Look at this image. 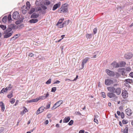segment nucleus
<instances>
[{
    "mask_svg": "<svg viewBox=\"0 0 133 133\" xmlns=\"http://www.w3.org/2000/svg\"><path fill=\"white\" fill-rule=\"evenodd\" d=\"M64 20V18H61L60 19L58 22L56 24V25H58L59 24H61L62 23L63 21Z\"/></svg>",
    "mask_w": 133,
    "mask_h": 133,
    "instance_id": "20",
    "label": "nucleus"
},
{
    "mask_svg": "<svg viewBox=\"0 0 133 133\" xmlns=\"http://www.w3.org/2000/svg\"><path fill=\"white\" fill-rule=\"evenodd\" d=\"M125 85L126 86V87H130V85L129 83H125Z\"/></svg>",
    "mask_w": 133,
    "mask_h": 133,
    "instance_id": "60",
    "label": "nucleus"
},
{
    "mask_svg": "<svg viewBox=\"0 0 133 133\" xmlns=\"http://www.w3.org/2000/svg\"><path fill=\"white\" fill-rule=\"evenodd\" d=\"M39 16L38 14H36V13H33L31 16V18H37Z\"/></svg>",
    "mask_w": 133,
    "mask_h": 133,
    "instance_id": "18",
    "label": "nucleus"
},
{
    "mask_svg": "<svg viewBox=\"0 0 133 133\" xmlns=\"http://www.w3.org/2000/svg\"><path fill=\"white\" fill-rule=\"evenodd\" d=\"M38 21L37 19H33L29 20V22L30 23H35Z\"/></svg>",
    "mask_w": 133,
    "mask_h": 133,
    "instance_id": "19",
    "label": "nucleus"
},
{
    "mask_svg": "<svg viewBox=\"0 0 133 133\" xmlns=\"http://www.w3.org/2000/svg\"><path fill=\"white\" fill-rule=\"evenodd\" d=\"M45 95H44L43 96H41L40 97H38V98H40V99H42V100L44 99L45 98Z\"/></svg>",
    "mask_w": 133,
    "mask_h": 133,
    "instance_id": "47",
    "label": "nucleus"
},
{
    "mask_svg": "<svg viewBox=\"0 0 133 133\" xmlns=\"http://www.w3.org/2000/svg\"><path fill=\"white\" fill-rule=\"evenodd\" d=\"M94 121L97 124L98 123V121L95 115L94 116Z\"/></svg>",
    "mask_w": 133,
    "mask_h": 133,
    "instance_id": "41",
    "label": "nucleus"
},
{
    "mask_svg": "<svg viewBox=\"0 0 133 133\" xmlns=\"http://www.w3.org/2000/svg\"><path fill=\"white\" fill-rule=\"evenodd\" d=\"M51 79L49 78L46 82V83L47 84H49L51 82Z\"/></svg>",
    "mask_w": 133,
    "mask_h": 133,
    "instance_id": "44",
    "label": "nucleus"
},
{
    "mask_svg": "<svg viewBox=\"0 0 133 133\" xmlns=\"http://www.w3.org/2000/svg\"><path fill=\"white\" fill-rule=\"evenodd\" d=\"M8 18V20L9 22H10L11 20V15L9 14L7 18Z\"/></svg>",
    "mask_w": 133,
    "mask_h": 133,
    "instance_id": "38",
    "label": "nucleus"
},
{
    "mask_svg": "<svg viewBox=\"0 0 133 133\" xmlns=\"http://www.w3.org/2000/svg\"><path fill=\"white\" fill-rule=\"evenodd\" d=\"M128 92L126 90H123L122 91V95L123 98H125L128 97Z\"/></svg>",
    "mask_w": 133,
    "mask_h": 133,
    "instance_id": "7",
    "label": "nucleus"
},
{
    "mask_svg": "<svg viewBox=\"0 0 133 133\" xmlns=\"http://www.w3.org/2000/svg\"><path fill=\"white\" fill-rule=\"evenodd\" d=\"M15 99L14 98H11L10 101V103H11L12 104H13L15 102Z\"/></svg>",
    "mask_w": 133,
    "mask_h": 133,
    "instance_id": "34",
    "label": "nucleus"
},
{
    "mask_svg": "<svg viewBox=\"0 0 133 133\" xmlns=\"http://www.w3.org/2000/svg\"><path fill=\"white\" fill-rule=\"evenodd\" d=\"M70 120V117H66L63 119V123H67Z\"/></svg>",
    "mask_w": 133,
    "mask_h": 133,
    "instance_id": "16",
    "label": "nucleus"
},
{
    "mask_svg": "<svg viewBox=\"0 0 133 133\" xmlns=\"http://www.w3.org/2000/svg\"><path fill=\"white\" fill-rule=\"evenodd\" d=\"M63 103L62 100H60L58 101L55 104V105H56L57 108L59 107Z\"/></svg>",
    "mask_w": 133,
    "mask_h": 133,
    "instance_id": "15",
    "label": "nucleus"
},
{
    "mask_svg": "<svg viewBox=\"0 0 133 133\" xmlns=\"http://www.w3.org/2000/svg\"><path fill=\"white\" fill-rule=\"evenodd\" d=\"M121 66H120V65L119 63H117L116 64V66H115L116 67H121Z\"/></svg>",
    "mask_w": 133,
    "mask_h": 133,
    "instance_id": "59",
    "label": "nucleus"
},
{
    "mask_svg": "<svg viewBox=\"0 0 133 133\" xmlns=\"http://www.w3.org/2000/svg\"><path fill=\"white\" fill-rule=\"evenodd\" d=\"M13 33V32H5L4 31V34H5L4 35V38H7L10 37L12 36Z\"/></svg>",
    "mask_w": 133,
    "mask_h": 133,
    "instance_id": "3",
    "label": "nucleus"
},
{
    "mask_svg": "<svg viewBox=\"0 0 133 133\" xmlns=\"http://www.w3.org/2000/svg\"><path fill=\"white\" fill-rule=\"evenodd\" d=\"M121 118L123 119L124 117V115L123 112H122L121 114Z\"/></svg>",
    "mask_w": 133,
    "mask_h": 133,
    "instance_id": "52",
    "label": "nucleus"
},
{
    "mask_svg": "<svg viewBox=\"0 0 133 133\" xmlns=\"http://www.w3.org/2000/svg\"><path fill=\"white\" fill-rule=\"evenodd\" d=\"M7 17L6 16H4L2 19V21L4 23H6L7 21Z\"/></svg>",
    "mask_w": 133,
    "mask_h": 133,
    "instance_id": "24",
    "label": "nucleus"
},
{
    "mask_svg": "<svg viewBox=\"0 0 133 133\" xmlns=\"http://www.w3.org/2000/svg\"><path fill=\"white\" fill-rule=\"evenodd\" d=\"M33 102H36L40 99V98H38V97L36 98L33 99Z\"/></svg>",
    "mask_w": 133,
    "mask_h": 133,
    "instance_id": "40",
    "label": "nucleus"
},
{
    "mask_svg": "<svg viewBox=\"0 0 133 133\" xmlns=\"http://www.w3.org/2000/svg\"><path fill=\"white\" fill-rule=\"evenodd\" d=\"M35 11V9L34 8H31L29 12V14H31L33 13Z\"/></svg>",
    "mask_w": 133,
    "mask_h": 133,
    "instance_id": "27",
    "label": "nucleus"
},
{
    "mask_svg": "<svg viewBox=\"0 0 133 133\" xmlns=\"http://www.w3.org/2000/svg\"><path fill=\"white\" fill-rule=\"evenodd\" d=\"M41 6L43 9L44 10H45L47 9V7L43 5H41Z\"/></svg>",
    "mask_w": 133,
    "mask_h": 133,
    "instance_id": "43",
    "label": "nucleus"
},
{
    "mask_svg": "<svg viewBox=\"0 0 133 133\" xmlns=\"http://www.w3.org/2000/svg\"><path fill=\"white\" fill-rule=\"evenodd\" d=\"M126 83H128L131 84L133 83L132 80L131 79H127L125 80Z\"/></svg>",
    "mask_w": 133,
    "mask_h": 133,
    "instance_id": "23",
    "label": "nucleus"
},
{
    "mask_svg": "<svg viewBox=\"0 0 133 133\" xmlns=\"http://www.w3.org/2000/svg\"><path fill=\"white\" fill-rule=\"evenodd\" d=\"M0 106L1 108V110L3 112L4 111L5 109V105L2 102H0Z\"/></svg>",
    "mask_w": 133,
    "mask_h": 133,
    "instance_id": "17",
    "label": "nucleus"
},
{
    "mask_svg": "<svg viewBox=\"0 0 133 133\" xmlns=\"http://www.w3.org/2000/svg\"><path fill=\"white\" fill-rule=\"evenodd\" d=\"M105 71L108 75L110 77H114L115 75H116L115 77L118 78L120 76L119 75L118 72H116L115 73L113 71H111L108 69H107Z\"/></svg>",
    "mask_w": 133,
    "mask_h": 133,
    "instance_id": "1",
    "label": "nucleus"
},
{
    "mask_svg": "<svg viewBox=\"0 0 133 133\" xmlns=\"http://www.w3.org/2000/svg\"><path fill=\"white\" fill-rule=\"evenodd\" d=\"M51 103L50 102H49L48 103L47 105L46 106V108H45V109H47L49 108L50 107Z\"/></svg>",
    "mask_w": 133,
    "mask_h": 133,
    "instance_id": "39",
    "label": "nucleus"
},
{
    "mask_svg": "<svg viewBox=\"0 0 133 133\" xmlns=\"http://www.w3.org/2000/svg\"><path fill=\"white\" fill-rule=\"evenodd\" d=\"M40 113H41V112H40L39 109H38L36 111V114L37 115H38Z\"/></svg>",
    "mask_w": 133,
    "mask_h": 133,
    "instance_id": "57",
    "label": "nucleus"
},
{
    "mask_svg": "<svg viewBox=\"0 0 133 133\" xmlns=\"http://www.w3.org/2000/svg\"><path fill=\"white\" fill-rule=\"evenodd\" d=\"M47 1L46 2H44V5L48 6L50 4V2L49 1Z\"/></svg>",
    "mask_w": 133,
    "mask_h": 133,
    "instance_id": "29",
    "label": "nucleus"
},
{
    "mask_svg": "<svg viewBox=\"0 0 133 133\" xmlns=\"http://www.w3.org/2000/svg\"><path fill=\"white\" fill-rule=\"evenodd\" d=\"M61 5V4L59 3L55 4L52 10L54 11L57 8L59 7Z\"/></svg>",
    "mask_w": 133,
    "mask_h": 133,
    "instance_id": "12",
    "label": "nucleus"
},
{
    "mask_svg": "<svg viewBox=\"0 0 133 133\" xmlns=\"http://www.w3.org/2000/svg\"><path fill=\"white\" fill-rule=\"evenodd\" d=\"M57 107H56V105H55V104L51 108V109L53 110H54L56 108H57Z\"/></svg>",
    "mask_w": 133,
    "mask_h": 133,
    "instance_id": "55",
    "label": "nucleus"
},
{
    "mask_svg": "<svg viewBox=\"0 0 133 133\" xmlns=\"http://www.w3.org/2000/svg\"><path fill=\"white\" fill-rule=\"evenodd\" d=\"M88 60V59L87 58L84 59L83 60L82 63V69H83L84 68V64L87 63Z\"/></svg>",
    "mask_w": 133,
    "mask_h": 133,
    "instance_id": "8",
    "label": "nucleus"
},
{
    "mask_svg": "<svg viewBox=\"0 0 133 133\" xmlns=\"http://www.w3.org/2000/svg\"><path fill=\"white\" fill-rule=\"evenodd\" d=\"M23 22V20H18L17 21H16L15 22V23L18 25L21 23V22Z\"/></svg>",
    "mask_w": 133,
    "mask_h": 133,
    "instance_id": "32",
    "label": "nucleus"
},
{
    "mask_svg": "<svg viewBox=\"0 0 133 133\" xmlns=\"http://www.w3.org/2000/svg\"><path fill=\"white\" fill-rule=\"evenodd\" d=\"M0 27L2 28L3 30H5L6 28V26L3 25H0Z\"/></svg>",
    "mask_w": 133,
    "mask_h": 133,
    "instance_id": "37",
    "label": "nucleus"
},
{
    "mask_svg": "<svg viewBox=\"0 0 133 133\" xmlns=\"http://www.w3.org/2000/svg\"><path fill=\"white\" fill-rule=\"evenodd\" d=\"M107 89L109 91L114 93L116 89L114 87H108Z\"/></svg>",
    "mask_w": 133,
    "mask_h": 133,
    "instance_id": "10",
    "label": "nucleus"
},
{
    "mask_svg": "<svg viewBox=\"0 0 133 133\" xmlns=\"http://www.w3.org/2000/svg\"><path fill=\"white\" fill-rule=\"evenodd\" d=\"M129 75L130 76L133 78V72H131L129 74Z\"/></svg>",
    "mask_w": 133,
    "mask_h": 133,
    "instance_id": "63",
    "label": "nucleus"
},
{
    "mask_svg": "<svg viewBox=\"0 0 133 133\" xmlns=\"http://www.w3.org/2000/svg\"><path fill=\"white\" fill-rule=\"evenodd\" d=\"M114 83L113 80L109 79H107L105 80V84L107 85H110L111 84H113Z\"/></svg>",
    "mask_w": 133,
    "mask_h": 133,
    "instance_id": "6",
    "label": "nucleus"
},
{
    "mask_svg": "<svg viewBox=\"0 0 133 133\" xmlns=\"http://www.w3.org/2000/svg\"><path fill=\"white\" fill-rule=\"evenodd\" d=\"M12 88V86L10 84H9V85L7 86L5 88L7 91L10 90Z\"/></svg>",
    "mask_w": 133,
    "mask_h": 133,
    "instance_id": "21",
    "label": "nucleus"
},
{
    "mask_svg": "<svg viewBox=\"0 0 133 133\" xmlns=\"http://www.w3.org/2000/svg\"><path fill=\"white\" fill-rule=\"evenodd\" d=\"M97 29L96 28H95L93 30V33L94 34H95L97 33Z\"/></svg>",
    "mask_w": 133,
    "mask_h": 133,
    "instance_id": "51",
    "label": "nucleus"
},
{
    "mask_svg": "<svg viewBox=\"0 0 133 133\" xmlns=\"http://www.w3.org/2000/svg\"><path fill=\"white\" fill-rule=\"evenodd\" d=\"M58 26V27L59 28H63L64 27L63 25L62 24H59Z\"/></svg>",
    "mask_w": 133,
    "mask_h": 133,
    "instance_id": "54",
    "label": "nucleus"
},
{
    "mask_svg": "<svg viewBox=\"0 0 133 133\" xmlns=\"http://www.w3.org/2000/svg\"><path fill=\"white\" fill-rule=\"evenodd\" d=\"M10 92V94L8 95L7 96V97L9 98H11L13 96V92L11 91Z\"/></svg>",
    "mask_w": 133,
    "mask_h": 133,
    "instance_id": "26",
    "label": "nucleus"
},
{
    "mask_svg": "<svg viewBox=\"0 0 133 133\" xmlns=\"http://www.w3.org/2000/svg\"><path fill=\"white\" fill-rule=\"evenodd\" d=\"M91 34H87L86 37L87 38H90L91 37Z\"/></svg>",
    "mask_w": 133,
    "mask_h": 133,
    "instance_id": "36",
    "label": "nucleus"
},
{
    "mask_svg": "<svg viewBox=\"0 0 133 133\" xmlns=\"http://www.w3.org/2000/svg\"><path fill=\"white\" fill-rule=\"evenodd\" d=\"M49 95V94L48 92H47L46 95H45V98L48 97Z\"/></svg>",
    "mask_w": 133,
    "mask_h": 133,
    "instance_id": "61",
    "label": "nucleus"
},
{
    "mask_svg": "<svg viewBox=\"0 0 133 133\" xmlns=\"http://www.w3.org/2000/svg\"><path fill=\"white\" fill-rule=\"evenodd\" d=\"M9 27L12 30L15 29L16 28V25L14 24H11L10 25Z\"/></svg>",
    "mask_w": 133,
    "mask_h": 133,
    "instance_id": "22",
    "label": "nucleus"
},
{
    "mask_svg": "<svg viewBox=\"0 0 133 133\" xmlns=\"http://www.w3.org/2000/svg\"><path fill=\"white\" fill-rule=\"evenodd\" d=\"M101 94L102 95V96L103 97V98H105V97L106 95L105 92H101Z\"/></svg>",
    "mask_w": 133,
    "mask_h": 133,
    "instance_id": "53",
    "label": "nucleus"
},
{
    "mask_svg": "<svg viewBox=\"0 0 133 133\" xmlns=\"http://www.w3.org/2000/svg\"><path fill=\"white\" fill-rule=\"evenodd\" d=\"M125 111L126 114L128 116H130L132 112L131 110L129 108L125 110Z\"/></svg>",
    "mask_w": 133,
    "mask_h": 133,
    "instance_id": "9",
    "label": "nucleus"
},
{
    "mask_svg": "<svg viewBox=\"0 0 133 133\" xmlns=\"http://www.w3.org/2000/svg\"><path fill=\"white\" fill-rule=\"evenodd\" d=\"M24 109L23 110V114L28 111L27 109L25 108V107H24Z\"/></svg>",
    "mask_w": 133,
    "mask_h": 133,
    "instance_id": "50",
    "label": "nucleus"
},
{
    "mask_svg": "<svg viewBox=\"0 0 133 133\" xmlns=\"http://www.w3.org/2000/svg\"><path fill=\"white\" fill-rule=\"evenodd\" d=\"M121 92V89L120 88H117L116 89H115V93H116V94L118 95H119Z\"/></svg>",
    "mask_w": 133,
    "mask_h": 133,
    "instance_id": "13",
    "label": "nucleus"
},
{
    "mask_svg": "<svg viewBox=\"0 0 133 133\" xmlns=\"http://www.w3.org/2000/svg\"><path fill=\"white\" fill-rule=\"evenodd\" d=\"M131 68L129 67H127L126 68L125 70L127 71H130L131 70Z\"/></svg>",
    "mask_w": 133,
    "mask_h": 133,
    "instance_id": "42",
    "label": "nucleus"
},
{
    "mask_svg": "<svg viewBox=\"0 0 133 133\" xmlns=\"http://www.w3.org/2000/svg\"><path fill=\"white\" fill-rule=\"evenodd\" d=\"M120 71L121 72V74L123 76H125V70L124 69H121Z\"/></svg>",
    "mask_w": 133,
    "mask_h": 133,
    "instance_id": "35",
    "label": "nucleus"
},
{
    "mask_svg": "<svg viewBox=\"0 0 133 133\" xmlns=\"http://www.w3.org/2000/svg\"><path fill=\"white\" fill-rule=\"evenodd\" d=\"M7 91H8L7 90V89H6V88L4 89V88H3L1 91L0 93H3L4 92H6Z\"/></svg>",
    "mask_w": 133,
    "mask_h": 133,
    "instance_id": "31",
    "label": "nucleus"
},
{
    "mask_svg": "<svg viewBox=\"0 0 133 133\" xmlns=\"http://www.w3.org/2000/svg\"><path fill=\"white\" fill-rule=\"evenodd\" d=\"M4 128L3 127H2L0 128V133H1L4 130Z\"/></svg>",
    "mask_w": 133,
    "mask_h": 133,
    "instance_id": "58",
    "label": "nucleus"
},
{
    "mask_svg": "<svg viewBox=\"0 0 133 133\" xmlns=\"http://www.w3.org/2000/svg\"><path fill=\"white\" fill-rule=\"evenodd\" d=\"M113 93V92H109L108 93L107 96L110 98L114 97L116 95Z\"/></svg>",
    "mask_w": 133,
    "mask_h": 133,
    "instance_id": "14",
    "label": "nucleus"
},
{
    "mask_svg": "<svg viewBox=\"0 0 133 133\" xmlns=\"http://www.w3.org/2000/svg\"><path fill=\"white\" fill-rule=\"evenodd\" d=\"M133 54L131 52L125 54L124 55V58L127 59H130L133 56Z\"/></svg>",
    "mask_w": 133,
    "mask_h": 133,
    "instance_id": "5",
    "label": "nucleus"
},
{
    "mask_svg": "<svg viewBox=\"0 0 133 133\" xmlns=\"http://www.w3.org/2000/svg\"><path fill=\"white\" fill-rule=\"evenodd\" d=\"M74 121L73 120H71L70 122L68 123V124L69 125H71L73 123Z\"/></svg>",
    "mask_w": 133,
    "mask_h": 133,
    "instance_id": "48",
    "label": "nucleus"
},
{
    "mask_svg": "<svg viewBox=\"0 0 133 133\" xmlns=\"http://www.w3.org/2000/svg\"><path fill=\"white\" fill-rule=\"evenodd\" d=\"M84 130H81L79 131V133H84Z\"/></svg>",
    "mask_w": 133,
    "mask_h": 133,
    "instance_id": "64",
    "label": "nucleus"
},
{
    "mask_svg": "<svg viewBox=\"0 0 133 133\" xmlns=\"http://www.w3.org/2000/svg\"><path fill=\"white\" fill-rule=\"evenodd\" d=\"M12 18L15 19H19L20 16L19 13L17 11L14 12L12 14Z\"/></svg>",
    "mask_w": 133,
    "mask_h": 133,
    "instance_id": "4",
    "label": "nucleus"
},
{
    "mask_svg": "<svg viewBox=\"0 0 133 133\" xmlns=\"http://www.w3.org/2000/svg\"><path fill=\"white\" fill-rule=\"evenodd\" d=\"M20 35L19 34H17L15 35L13 37L11 38L10 41H14L15 39L18 38L20 36Z\"/></svg>",
    "mask_w": 133,
    "mask_h": 133,
    "instance_id": "11",
    "label": "nucleus"
},
{
    "mask_svg": "<svg viewBox=\"0 0 133 133\" xmlns=\"http://www.w3.org/2000/svg\"><path fill=\"white\" fill-rule=\"evenodd\" d=\"M34 55V54L31 53H30L29 54V56L31 57H32Z\"/></svg>",
    "mask_w": 133,
    "mask_h": 133,
    "instance_id": "62",
    "label": "nucleus"
},
{
    "mask_svg": "<svg viewBox=\"0 0 133 133\" xmlns=\"http://www.w3.org/2000/svg\"><path fill=\"white\" fill-rule=\"evenodd\" d=\"M122 123L124 124H126L128 123V121L127 120L123 119L122 120Z\"/></svg>",
    "mask_w": 133,
    "mask_h": 133,
    "instance_id": "45",
    "label": "nucleus"
},
{
    "mask_svg": "<svg viewBox=\"0 0 133 133\" xmlns=\"http://www.w3.org/2000/svg\"><path fill=\"white\" fill-rule=\"evenodd\" d=\"M12 30L11 29V28L9 27L8 29L6 30L5 31V32H13V31H12Z\"/></svg>",
    "mask_w": 133,
    "mask_h": 133,
    "instance_id": "30",
    "label": "nucleus"
},
{
    "mask_svg": "<svg viewBox=\"0 0 133 133\" xmlns=\"http://www.w3.org/2000/svg\"><path fill=\"white\" fill-rule=\"evenodd\" d=\"M68 4H65L62 5L61 8L59 9V11H60L61 12H66L68 11Z\"/></svg>",
    "mask_w": 133,
    "mask_h": 133,
    "instance_id": "2",
    "label": "nucleus"
},
{
    "mask_svg": "<svg viewBox=\"0 0 133 133\" xmlns=\"http://www.w3.org/2000/svg\"><path fill=\"white\" fill-rule=\"evenodd\" d=\"M128 128L127 127H126L125 129L123 130V133H128Z\"/></svg>",
    "mask_w": 133,
    "mask_h": 133,
    "instance_id": "33",
    "label": "nucleus"
},
{
    "mask_svg": "<svg viewBox=\"0 0 133 133\" xmlns=\"http://www.w3.org/2000/svg\"><path fill=\"white\" fill-rule=\"evenodd\" d=\"M64 26H66L67 25L66 23V21H64V22L62 23Z\"/></svg>",
    "mask_w": 133,
    "mask_h": 133,
    "instance_id": "56",
    "label": "nucleus"
},
{
    "mask_svg": "<svg viewBox=\"0 0 133 133\" xmlns=\"http://www.w3.org/2000/svg\"><path fill=\"white\" fill-rule=\"evenodd\" d=\"M38 109H39L40 112L42 113L43 111L45 109V108L44 107L42 106L40 107Z\"/></svg>",
    "mask_w": 133,
    "mask_h": 133,
    "instance_id": "28",
    "label": "nucleus"
},
{
    "mask_svg": "<svg viewBox=\"0 0 133 133\" xmlns=\"http://www.w3.org/2000/svg\"><path fill=\"white\" fill-rule=\"evenodd\" d=\"M26 5L29 8H30V2H27L26 3Z\"/></svg>",
    "mask_w": 133,
    "mask_h": 133,
    "instance_id": "49",
    "label": "nucleus"
},
{
    "mask_svg": "<svg viewBox=\"0 0 133 133\" xmlns=\"http://www.w3.org/2000/svg\"><path fill=\"white\" fill-rule=\"evenodd\" d=\"M56 90V87H54L52 88L51 90V91L55 92Z\"/></svg>",
    "mask_w": 133,
    "mask_h": 133,
    "instance_id": "46",
    "label": "nucleus"
},
{
    "mask_svg": "<svg viewBox=\"0 0 133 133\" xmlns=\"http://www.w3.org/2000/svg\"><path fill=\"white\" fill-rule=\"evenodd\" d=\"M119 64L121 67L124 66L126 64V63L125 62L122 61L120 62Z\"/></svg>",
    "mask_w": 133,
    "mask_h": 133,
    "instance_id": "25",
    "label": "nucleus"
}]
</instances>
